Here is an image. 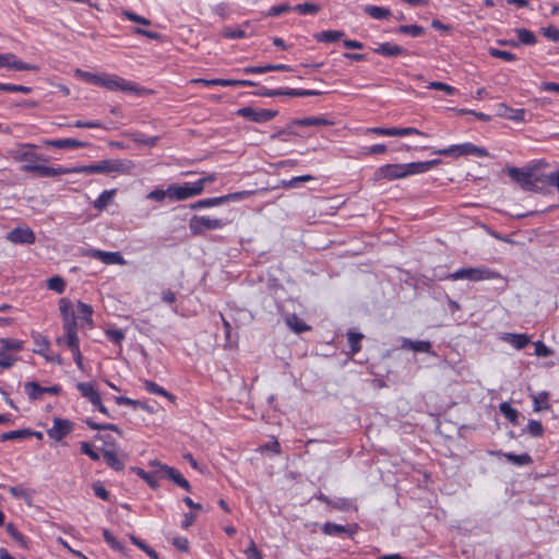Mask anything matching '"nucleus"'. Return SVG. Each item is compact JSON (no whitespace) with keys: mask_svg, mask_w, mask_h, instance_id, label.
I'll return each instance as SVG.
<instances>
[{"mask_svg":"<svg viewBox=\"0 0 559 559\" xmlns=\"http://www.w3.org/2000/svg\"><path fill=\"white\" fill-rule=\"evenodd\" d=\"M373 52L384 57H397L404 55L405 50L396 44L382 43L378 48L373 49Z\"/></svg>","mask_w":559,"mask_h":559,"instance_id":"4be33fe9","label":"nucleus"},{"mask_svg":"<svg viewBox=\"0 0 559 559\" xmlns=\"http://www.w3.org/2000/svg\"><path fill=\"white\" fill-rule=\"evenodd\" d=\"M331 122L322 117H308L304 119H296L293 121V124L302 126V127H312V126H326Z\"/></svg>","mask_w":559,"mask_h":559,"instance_id":"ea45409f","label":"nucleus"},{"mask_svg":"<svg viewBox=\"0 0 559 559\" xmlns=\"http://www.w3.org/2000/svg\"><path fill=\"white\" fill-rule=\"evenodd\" d=\"M250 194H251V192H249V191H240V192L229 193V194L222 195V197L202 199L194 203H191L190 209L199 210V209H203V207L218 206V205L225 204L229 201L243 200L247 197H249Z\"/></svg>","mask_w":559,"mask_h":559,"instance_id":"423d86ee","label":"nucleus"},{"mask_svg":"<svg viewBox=\"0 0 559 559\" xmlns=\"http://www.w3.org/2000/svg\"><path fill=\"white\" fill-rule=\"evenodd\" d=\"M322 532L325 535L340 536L342 534L349 533V530L344 525L326 522L322 527Z\"/></svg>","mask_w":559,"mask_h":559,"instance_id":"e433bc0d","label":"nucleus"},{"mask_svg":"<svg viewBox=\"0 0 559 559\" xmlns=\"http://www.w3.org/2000/svg\"><path fill=\"white\" fill-rule=\"evenodd\" d=\"M33 340L36 345V348H34L33 352L44 357V355L47 354V350L49 349L50 342L48 341L47 337L43 336L39 333H34Z\"/></svg>","mask_w":559,"mask_h":559,"instance_id":"7c9ffc66","label":"nucleus"},{"mask_svg":"<svg viewBox=\"0 0 559 559\" xmlns=\"http://www.w3.org/2000/svg\"><path fill=\"white\" fill-rule=\"evenodd\" d=\"M8 239L13 243L32 245L35 242V234L29 228L16 227L8 234Z\"/></svg>","mask_w":559,"mask_h":559,"instance_id":"f3484780","label":"nucleus"},{"mask_svg":"<svg viewBox=\"0 0 559 559\" xmlns=\"http://www.w3.org/2000/svg\"><path fill=\"white\" fill-rule=\"evenodd\" d=\"M57 343L59 345L64 344L71 352L75 350V348H80L78 332H72L69 334L64 333V337H58Z\"/></svg>","mask_w":559,"mask_h":559,"instance_id":"a19ab883","label":"nucleus"},{"mask_svg":"<svg viewBox=\"0 0 559 559\" xmlns=\"http://www.w3.org/2000/svg\"><path fill=\"white\" fill-rule=\"evenodd\" d=\"M130 469L133 473H135L139 477L144 479L148 484L150 487L155 489L159 486L158 478L156 477L155 474L147 473L144 469H142L140 467H135V466L131 467Z\"/></svg>","mask_w":559,"mask_h":559,"instance_id":"58836bf2","label":"nucleus"},{"mask_svg":"<svg viewBox=\"0 0 559 559\" xmlns=\"http://www.w3.org/2000/svg\"><path fill=\"white\" fill-rule=\"evenodd\" d=\"M5 528H7V532L9 533V535L14 539V542L19 546H21L22 548L28 547L26 537L21 532L17 531V528L14 526V524L9 523V524H7Z\"/></svg>","mask_w":559,"mask_h":559,"instance_id":"79ce46f5","label":"nucleus"},{"mask_svg":"<svg viewBox=\"0 0 559 559\" xmlns=\"http://www.w3.org/2000/svg\"><path fill=\"white\" fill-rule=\"evenodd\" d=\"M59 310L62 316V319H66L67 317H71V312H74L72 309L71 301L66 298L60 299Z\"/></svg>","mask_w":559,"mask_h":559,"instance_id":"e2e57ef3","label":"nucleus"},{"mask_svg":"<svg viewBox=\"0 0 559 559\" xmlns=\"http://www.w3.org/2000/svg\"><path fill=\"white\" fill-rule=\"evenodd\" d=\"M329 507L340 511H348L352 509L353 503L349 499L338 498L336 500H332V503H330Z\"/></svg>","mask_w":559,"mask_h":559,"instance_id":"5fc2aeb1","label":"nucleus"},{"mask_svg":"<svg viewBox=\"0 0 559 559\" xmlns=\"http://www.w3.org/2000/svg\"><path fill=\"white\" fill-rule=\"evenodd\" d=\"M75 76L82 79L83 81H85L87 83H91V84H94L97 86H98L99 79H100V74L87 72V71H84L81 69L75 70Z\"/></svg>","mask_w":559,"mask_h":559,"instance_id":"de8ad7c7","label":"nucleus"},{"mask_svg":"<svg viewBox=\"0 0 559 559\" xmlns=\"http://www.w3.org/2000/svg\"><path fill=\"white\" fill-rule=\"evenodd\" d=\"M81 452L87 455L93 461L99 460V454L93 450L92 445L88 442H81Z\"/></svg>","mask_w":559,"mask_h":559,"instance_id":"338daca9","label":"nucleus"},{"mask_svg":"<svg viewBox=\"0 0 559 559\" xmlns=\"http://www.w3.org/2000/svg\"><path fill=\"white\" fill-rule=\"evenodd\" d=\"M428 88L442 91L448 95H454L457 93V90L454 86L438 81L429 83Z\"/></svg>","mask_w":559,"mask_h":559,"instance_id":"603ef678","label":"nucleus"},{"mask_svg":"<svg viewBox=\"0 0 559 559\" xmlns=\"http://www.w3.org/2000/svg\"><path fill=\"white\" fill-rule=\"evenodd\" d=\"M226 224L227 222L222 218L193 215L189 221V229L193 236H202L207 230L221 229Z\"/></svg>","mask_w":559,"mask_h":559,"instance_id":"7ed1b4c3","label":"nucleus"},{"mask_svg":"<svg viewBox=\"0 0 559 559\" xmlns=\"http://www.w3.org/2000/svg\"><path fill=\"white\" fill-rule=\"evenodd\" d=\"M23 349V342L15 338H0V354L13 350L19 352Z\"/></svg>","mask_w":559,"mask_h":559,"instance_id":"bb28decb","label":"nucleus"},{"mask_svg":"<svg viewBox=\"0 0 559 559\" xmlns=\"http://www.w3.org/2000/svg\"><path fill=\"white\" fill-rule=\"evenodd\" d=\"M103 536L105 542L116 551L126 555V547L122 543H120L116 537L111 534V532L107 528L103 530Z\"/></svg>","mask_w":559,"mask_h":559,"instance_id":"c9c22d12","label":"nucleus"},{"mask_svg":"<svg viewBox=\"0 0 559 559\" xmlns=\"http://www.w3.org/2000/svg\"><path fill=\"white\" fill-rule=\"evenodd\" d=\"M76 389L79 390L81 395L87 399L92 404L95 402L98 403V399L100 397V395L92 383L79 382L76 384Z\"/></svg>","mask_w":559,"mask_h":559,"instance_id":"5701e85b","label":"nucleus"},{"mask_svg":"<svg viewBox=\"0 0 559 559\" xmlns=\"http://www.w3.org/2000/svg\"><path fill=\"white\" fill-rule=\"evenodd\" d=\"M278 111L273 109H255L252 107H242L237 110V115L249 121L264 123L277 116Z\"/></svg>","mask_w":559,"mask_h":559,"instance_id":"6e6552de","label":"nucleus"},{"mask_svg":"<svg viewBox=\"0 0 559 559\" xmlns=\"http://www.w3.org/2000/svg\"><path fill=\"white\" fill-rule=\"evenodd\" d=\"M116 190H105L103 191L99 197L94 202V207L102 210L104 209L112 199L115 195Z\"/></svg>","mask_w":559,"mask_h":559,"instance_id":"a18cd8bd","label":"nucleus"},{"mask_svg":"<svg viewBox=\"0 0 559 559\" xmlns=\"http://www.w3.org/2000/svg\"><path fill=\"white\" fill-rule=\"evenodd\" d=\"M345 36L343 31H322L313 35L314 39L319 43H334L342 39Z\"/></svg>","mask_w":559,"mask_h":559,"instance_id":"b1692460","label":"nucleus"},{"mask_svg":"<svg viewBox=\"0 0 559 559\" xmlns=\"http://www.w3.org/2000/svg\"><path fill=\"white\" fill-rule=\"evenodd\" d=\"M150 465L158 467L159 471L163 472L164 477L174 481L177 486H179L183 490L191 492L192 488H191L189 481L182 476V474L177 468L170 467L166 464H162L158 461H152L150 463Z\"/></svg>","mask_w":559,"mask_h":559,"instance_id":"9d476101","label":"nucleus"},{"mask_svg":"<svg viewBox=\"0 0 559 559\" xmlns=\"http://www.w3.org/2000/svg\"><path fill=\"white\" fill-rule=\"evenodd\" d=\"M135 167L134 163L129 159H104L96 164L66 167H52L47 165H25L22 170L25 173H35L40 177H55L68 174H109L120 173L129 174Z\"/></svg>","mask_w":559,"mask_h":559,"instance_id":"f257e3e1","label":"nucleus"},{"mask_svg":"<svg viewBox=\"0 0 559 559\" xmlns=\"http://www.w3.org/2000/svg\"><path fill=\"white\" fill-rule=\"evenodd\" d=\"M548 396H549V394L547 392H542L538 395H533L534 412H540V411L550 408V404L548 402Z\"/></svg>","mask_w":559,"mask_h":559,"instance_id":"4c0bfd02","label":"nucleus"},{"mask_svg":"<svg viewBox=\"0 0 559 559\" xmlns=\"http://www.w3.org/2000/svg\"><path fill=\"white\" fill-rule=\"evenodd\" d=\"M104 459L109 467L115 471H122L124 463L118 457V455L110 450L103 451Z\"/></svg>","mask_w":559,"mask_h":559,"instance_id":"c85d7f7f","label":"nucleus"},{"mask_svg":"<svg viewBox=\"0 0 559 559\" xmlns=\"http://www.w3.org/2000/svg\"><path fill=\"white\" fill-rule=\"evenodd\" d=\"M286 324L296 333H302L305 331L310 330V326L307 325L296 314H290L286 318Z\"/></svg>","mask_w":559,"mask_h":559,"instance_id":"c756f323","label":"nucleus"},{"mask_svg":"<svg viewBox=\"0 0 559 559\" xmlns=\"http://www.w3.org/2000/svg\"><path fill=\"white\" fill-rule=\"evenodd\" d=\"M436 154L439 155H454V156H462V155H475L479 157H484L488 155V152L484 147L476 146L472 143H463V144H456L451 145L447 148H441L436 152Z\"/></svg>","mask_w":559,"mask_h":559,"instance_id":"0eeeda50","label":"nucleus"},{"mask_svg":"<svg viewBox=\"0 0 559 559\" xmlns=\"http://www.w3.org/2000/svg\"><path fill=\"white\" fill-rule=\"evenodd\" d=\"M24 391L31 401L41 399L43 394L48 393L52 395H59L62 391L60 385L41 386L36 381H29L24 383Z\"/></svg>","mask_w":559,"mask_h":559,"instance_id":"9b49d317","label":"nucleus"},{"mask_svg":"<svg viewBox=\"0 0 559 559\" xmlns=\"http://www.w3.org/2000/svg\"><path fill=\"white\" fill-rule=\"evenodd\" d=\"M500 413L511 423H514L518 418V411L514 409L509 403L503 402L500 404Z\"/></svg>","mask_w":559,"mask_h":559,"instance_id":"09e8293b","label":"nucleus"},{"mask_svg":"<svg viewBox=\"0 0 559 559\" xmlns=\"http://www.w3.org/2000/svg\"><path fill=\"white\" fill-rule=\"evenodd\" d=\"M46 146L56 147L59 150H67V148H79V147H85L87 143L75 140V139H56V140H46L44 142Z\"/></svg>","mask_w":559,"mask_h":559,"instance_id":"412c9836","label":"nucleus"},{"mask_svg":"<svg viewBox=\"0 0 559 559\" xmlns=\"http://www.w3.org/2000/svg\"><path fill=\"white\" fill-rule=\"evenodd\" d=\"M34 147V144H21L13 155L14 160L20 163L25 162L26 165H39L38 162H47L48 158L46 156L36 154L32 151ZM23 166H25V164Z\"/></svg>","mask_w":559,"mask_h":559,"instance_id":"f8f14e48","label":"nucleus"},{"mask_svg":"<svg viewBox=\"0 0 559 559\" xmlns=\"http://www.w3.org/2000/svg\"><path fill=\"white\" fill-rule=\"evenodd\" d=\"M401 348L415 353L433 354L432 344L429 341H413L409 338H403Z\"/></svg>","mask_w":559,"mask_h":559,"instance_id":"6ab92c4d","label":"nucleus"},{"mask_svg":"<svg viewBox=\"0 0 559 559\" xmlns=\"http://www.w3.org/2000/svg\"><path fill=\"white\" fill-rule=\"evenodd\" d=\"M73 429V424L69 419L53 418V425L47 430L49 438L60 441L67 437Z\"/></svg>","mask_w":559,"mask_h":559,"instance_id":"2eb2a0df","label":"nucleus"},{"mask_svg":"<svg viewBox=\"0 0 559 559\" xmlns=\"http://www.w3.org/2000/svg\"><path fill=\"white\" fill-rule=\"evenodd\" d=\"M93 490L98 498L106 501L109 500L110 493L100 481H96L93 484Z\"/></svg>","mask_w":559,"mask_h":559,"instance_id":"0e129e2a","label":"nucleus"},{"mask_svg":"<svg viewBox=\"0 0 559 559\" xmlns=\"http://www.w3.org/2000/svg\"><path fill=\"white\" fill-rule=\"evenodd\" d=\"M0 91H2V92H20L23 94H29L32 92V88L28 86H24V85L0 83Z\"/></svg>","mask_w":559,"mask_h":559,"instance_id":"864d4df0","label":"nucleus"},{"mask_svg":"<svg viewBox=\"0 0 559 559\" xmlns=\"http://www.w3.org/2000/svg\"><path fill=\"white\" fill-rule=\"evenodd\" d=\"M293 10L302 15L316 14L320 11V5L306 2L295 5Z\"/></svg>","mask_w":559,"mask_h":559,"instance_id":"49530a36","label":"nucleus"},{"mask_svg":"<svg viewBox=\"0 0 559 559\" xmlns=\"http://www.w3.org/2000/svg\"><path fill=\"white\" fill-rule=\"evenodd\" d=\"M144 388L146 389L147 392H150L152 394L163 395L170 401H175V396L171 393H169L164 388H162L160 385H158L157 383H155L153 381L145 380Z\"/></svg>","mask_w":559,"mask_h":559,"instance_id":"f704fd0d","label":"nucleus"},{"mask_svg":"<svg viewBox=\"0 0 559 559\" xmlns=\"http://www.w3.org/2000/svg\"><path fill=\"white\" fill-rule=\"evenodd\" d=\"M506 341H509L515 348L522 349L524 348V334H506L503 337Z\"/></svg>","mask_w":559,"mask_h":559,"instance_id":"052dcab7","label":"nucleus"},{"mask_svg":"<svg viewBox=\"0 0 559 559\" xmlns=\"http://www.w3.org/2000/svg\"><path fill=\"white\" fill-rule=\"evenodd\" d=\"M542 32H543V35L546 36L547 38H549L550 40L559 41V28L558 27H556L554 25H549L547 27H543Z\"/></svg>","mask_w":559,"mask_h":559,"instance_id":"69168bd1","label":"nucleus"},{"mask_svg":"<svg viewBox=\"0 0 559 559\" xmlns=\"http://www.w3.org/2000/svg\"><path fill=\"white\" fill-rule=\"evenodd\" d=\"M257 96H264V97H274V96H290V97H304V96H316L320 95L321 92L314 91V90H295V88H287V90H270L266 87H261L259 91L253 93Z\"/></svg>","mask_w":559,"mask_h":559,"instance_id":"1a4fd4ad","label":"nucleus"},{"mask_svg":"<svg viewBox=\"0 0 559 559\" xmlns=\"http://www.w3.org/2000/svg\"><path fill=\"white\" fill-rule=\"evenodd\" d=\"M549 164L545 159H537L526 166V191L542 194L550 192L552 171L548 173Z\"/></svg>","mask_w":559,"mask_h":559,"instance_id":"f03ea898","label":"nucleus"},{"mask_svg":"<svg viewBox=\"0 0 559 559\" xmlns=\"http://www.w3.org/2000/svg\"><path fill=\"white\" fill-rule=\"evenodd\" d=\"M62 320H63V330H64L66 334H69L72 332H78V323H76V318H75L74 312H71V317H67L66 319H62Z\"/></svg>","mask_w":559,"mask_h":559,"instance_id":"6e6d98bb","label":"nucleus"},{"mask_svg":"<svg viewBox=\"0 0 559 559\" xmlns=\"http://www.w3.org/2000/svg\"><path fill=\"white\" fill-rule=\"evenodd\" d=\"M191 82L195 84H203L205 86H235L234 80L230 79H194Z\"/></svg>","mask_w":559,"mask_h":559,"instance_id":"2f4dec72","label":"nucleus"},{"mask_svg":"<svg viewBox=\"0 0 559 559\" xmlns=\"http://www.w3.org/2000/svg\"><path fill=\"white\" fill-rule=\"evenodd\" d=\"M405 178V173L402 164H388L379 167L374 171L373 179L380 181L382 179L395 180Z\"/></svg>","mask_w":559,"mask_h":559,"instance_id":"ddd939ff","label":"nucleus"},{"mask_svg":"<svg viewBox=\"0 0 559 559\" xmlns=\"http://www.w3.org/2000/svg\"><path fill=\"white\" fill-rule=\"evenodd\" d=\"M245 554L248 557V559H263L262 554L257 548V545L253 540L250 542V545L245 550Z\"/></svg>","mask_w":559,"mask_h":559,"instance_id":"774afa93","label":"nucleus"},{"mask_svg":"<svg viewBox=\"0 0 559 559\" xmlns=\"http://www.w3.org/2000/svg\"><path fill=\"white\" fill-rule=\"evenodd\" d=\"M493 454L503 455L509 462L514 465H524V454L502 453L501 451L495 452Z\"/></svg>","mask_w":559,"mask_h":559,"instance_id":"680f3d73","label":"nucleus"},{"mask_svg":"<svg viewBox=\"0 0 559 559\" xmlns=\"http://www.w3.org/2000/svg\"><path fill=\"white\" fill-rule=\"evenodd\" d=\"M200 194V187L194 183H183L181 186L170 185L169 186V199L174 200H187L189 198Z\"/></svg>","mask_w":559,"mask_h":559,"instance_id":"4468645a","label":"nucleus"},{"mask_svg":"<svg viewBox=\"0 0 559 559\" xmlns=\"http://www.w3.org/2000/svg\"><path fill=\"white\" fill-rule=\"evenodd\" d=\"M32 437V429L12 430L0 435V442L22 440Z\"/></svg>","mask_w":559,"mask_h":559,"instance_id":"393cba45","label":"nucleus"},{"mask_svg":"<svg viewBox=\"0 0 559 559\" xmlns=\"http://www.w3.org/2000/svg\"><path fill=\"white\" fill-rule=\"evenodd\" d=\"M364 338V335L360 332H356L354 330H349L347 333V341L349 345L350 353L354 355L360 350V342Z\"/></svg>","mask_w":559,"mask_h":559,"instance_id":"72a5a7b5","label":"nucleus"},{"mask_svg":"<svg viewBox=\"0 0 559 559\" xmlns=\"http://www.w3.org/2000/svg\"><path fill=\"white\" fill-rule=\"evenodd\" d=\"M530 344L534 346V354L537 357H549L555 354L554 349L546 346L542 341L532 342L531 338L526 335V346Z\"/></svg>","mask_w":559,"mask_h":559,"instance_id":"cd10ccee","label":"nucleus"},{"mask_svg":"<svg viewBox=\"0 0 559 559\" xmlns=\"http://www.w3.org/2000/svg\"><path fill=\"white\" fill-rule=\"evenodd\" d=\"M498 274L493 271H490L486 266H476V267H467V269H460L455 271L454 273H451L449 275V278L453 281L457 280H467L471 282H479L484 280H490L497 277Z\"/></svg>","mask_w":559,"mask_h":559,"instance_id":"20e7f679","label":"nucleus"},{"mask_svg":"<svg viewBox=\"0 0 559 559\" xmlns=\"http://www.w3.org/2000/svg\"><path fill=\"white\" fill-rule=\"evenodd\" d=\"M129 136L132 141L150 147L155 146L158 142V136H146L141 132H131L129 133Z\"/></svg>","mask_w":559,"mask_h":559,"instance_id":"37998d69","label":"nucleus"},{"mask_svg":"<svg viewBox=\"0 0 559 559\" xmlns=\"http://www.w3.org/2000/svg\"><path fill=\"white\" fill-rule=\"evenodd\" d=\"M412 134H417V135H423V136H426L427 134L421 132L420 130L416 129V128H394V132H393V136H405V135H412Z\"/></svg>","mask_w":559,"mask_h":559,"instance_id":"4d7b16f0","label":"nucleus"},{"mask_svg":"<svg viewBox=\"0 0 559 559\" xmlns=\"http://www.w3.org/2000/svg\"><path fill=\"white\" fill-rule=\"evenodd\" d=\"M7 490L16 499L31 501L33 491L25 488L23 485L7 487Z\"/></svg>","mask_w":559,"mask_h":559,"instance_id":"473e14b6","label":"nucleus"},{"mask_svg":"<svg viewBox=\"0 0 559 559\" xmlns=\"http://www.w3.org/2000/svg\"><path fill=\"white\" fill-rule=\"evenodd\" d=\"M311 180H314V177L311 175L297 176L289 180H283L282 187L285 189H294V188L299 187L300 183L308 182Z\"/></svg>","mask_w":559,"mask_h":559,"instance_id":"c03bdc74","label":"nucleus"},{"mask_svg":"<svg viewBox=\"0 0 559 559\" xmlns=\"http://www.w3.org/2000/svg\"><path fill=\"white\" fill-rule=\"evenodd\" d=\"M47 286L49 289L55 290L58 294H61L66 288V283L62 277L52 276L47 281Z\"/></svg>","mask_w":559,"mask_h":559,"instance_id":"8fccbe9b","label":"nucleus"},{"mask_svg":"<svg viewBox=\"0 0 559 559\" xmlns=\"http://www.w3.org/2000/svg\"><path fill=\"white\" fill-rule=\"evenodd\" d=\"M440 163L439 159L427 160V162H414L409 164H402L405 173V177L415 174H423Z\"/></svg>","mask_w":559,"mask_h":559,"instance_id":"a211bd4d","label":"nucleus"},{"mask_svg":"<svg viewBox=\"0 0 559 559\" xmlns=\"http://www.w3.org/2000/svg\"><path fill=\"white\" fill-rule=\"evenodd\" d=\"M88 255L100 260L105 264H124V259L119 252H107L102 250H91Z\"/></svg>","mask_w":559,"mask_h":559,"instance_id":"aec40b11","label":"nucleus"},{"mask_svg":"<svg viewBox=\"0 0 559 559\" xmlns=\"http://www.w3.org/2000/svg\"><path fill=\"white\" fill-rule=\"evenodd\" d=\"M78 313L82 319L86 320L87 322H92L91 317L93 313V309L90 305L79 301Z\"/></svg>","mask_w":559,"mask_h":559,"instance_id":"13d9d810","label":"nucleus"},{"mask_svg":"<svg viewBox=\"0 0 559 559\" xmlns=\"http://www.w3.org/2000/svg\"><path fill=\"white\" fill-rule=\"evenodd\" d=\"M365 13H367L369 16L376 19V20H384L392 15L391 10L382 7L377 5H366L364 9Z\"/></svg>","mask_w":559,"mask_h":559,"instance_id":"a878e982","label":"nucleus"},{"mask_svg":"<svg viewBox=\"0 0 559 559\" xmlns=\"http://www.w3.org/2000/svg\"><path fill=\"white\" fill-rule=\"evenodd\" d=\"M397 32L413 37H418L424 34L425 29L419 25H402L399 27Z\"/></svg>","mask_w":559,"mask_h":559,"instance_id":"3c124183","label":"nucleus"},{"mask_svg":"<svg viewBox=\"0 0 559 559\" xmlns=\"http://www.w3.org/2000/svg\"><path fill=\"white\" fill-rule=\"evenodd\" d=\"M98 86L108 91H122L127 93H138L139 87L130 81H127L116 74H100Z\"/></svg>","mask_w":559,"mask_h":559,"instance_id":"39448f33","label":"nucleus"},{"mask_svg":"<svg viewBox=\"0 0 559 559\" xmlns=\"http://www.w3.org/2000/svg\"><path fill=\"white\" fill-rule=\"evenodd\" d=\"M0 67L16 71H37L38 67L17 60L13 53H0Z\"/></svg>","mask_w":559,"mask_h":559,"instance_id":"dca6fc26","label":"nucleus"},{"mask_svg":"<svg viewBox=\"0 0 559 559\" xmlns=\"http://www.w3.org/2000/svg\"><path fill=\"white\" fill-rule=\"evenodd\" d=\"M526 429L533 437H540L544 433L543 425L538 420H530Z\"/></svg>","mask_w":559,"mask_h":559,"instance_id":"bf43d9fd","label":"nucleus"}]
</instances>
